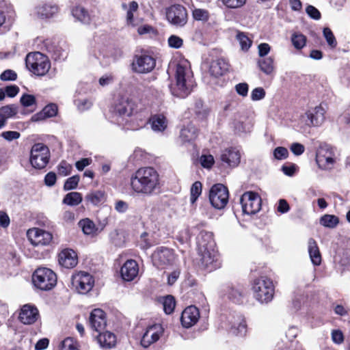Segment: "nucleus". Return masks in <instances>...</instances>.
Returning <instances> with one entry per match:
<instances>
[{"instance_id":"1","label":"nucleus","mask_w":350,"mask_h":350,"mask_svg":"<svg viewBox=\"0 0 350 350\" xmlns=\"http://www.w3.org/2000/svg\"><path fill=\"white\" fill-rule=\"evenodd\" d=\"M130 186L135 193L152 196L160 187L159 174L153 167H140L131 175Z\"/></svg>"},{"instance_id":"2","label":"nucleus","mask_w":350,"mask_h":350,"mask_svg":"<svg viewBox=\"0 0 350 350\" xmlns=\"http://www.w3.org/2000/svg\"><path fill=\"white\" fill-rule=\"evenodd\" d=\"M175 84L171 86L172 94L185 98L194 86L193 72L187 61H181L176 65Z\"/></svg>"},{"instance_id":"3","label":"nucleus","mask_w":350,"mask_h":350,"mask_svg":"<svg viewBox=\"0 0 350 350\" xmlns=\"http://www.w3.org/2000/svg\"><path fill=\"white\" fill-rule=\"evenodd\" d=\"M215 247V242H201L198 245L200 256L199 265L201 269L208 272L213 271L221 266L219 254Z\"/></svg>"},{"instance_id":"4","label":"nucleus","mask_w":350,"mask_h":350,"mask_svg":"<svg viewBox=\"0 0 350 350\" xmlns=\"http://www.w3.org/2000/svg\"><path fill=\"white\" fill-rule=\"evenodd\" d=\"M252 291L256 301L260 304H267L273 298L275 286L270 278L261 276L252 281Z\"/></svg>"},{"instance_id":"5","label":"nucleus","mask_w":350,"mask_h":350,"mask_svg":"<svg viewBox=\"0 0 350 350\" xmlns=\"http://www.w3.org/2000/svg\"><path fill=\"white\" fill-rule=\"evenodd\" d=\"M25 64L28 70L37 76L45 75L51 68L48 57L40 52L29 53L26 56Z\"/></svg>"},{"instance_id":"6","label":"nucleus","mask_w":350,"mask_h":350,"mask_svg":"<svg viewBox=\"0 0 350 350\" xmlns=\"http://www.w3.org/2000/svg\"><path fill=\"white\" fill-rule=\"evenodd\" d=\"M32 281L37 288L49 291L56 285L57 276L51 269L41 267L37 269L33 273Z\"/></svg>"},{"instance_id":"7","label":"nucleus","mask_w":350,"mask_h":350,"mask_svg":"<svg viewBox=\"0 0 350 350\" xmlns=\"http://www.w3.org/2000/svg\"><path fill=\"white\" fill-rule=\"evenodd\" d=\"M50 152L49 148L42 143L35 144L31 150L30 163L34 168L43 169L49 163Z\"/></svg>"},{"instance_id":"8","label":"nucleus","mask_w":350,"mask_h":350,"mask_svg":"<svg viewBox=\"0 0 350 350\" xmlns=\"http://www.w3.org/2000/svg\"><path fill=\"white\" fill-rule=\"evenodd\" d=\"M240 202L243 213L247 215H254L261 209V198L253 191L245 192L241 197Z\"/></svg>"},{"instance_id":"9","label":"nucleus","mask_w":350,"mask_h":350,"mask_svg":"<svg viewBox=\"0 0 350 350\" xmlns=\"http://www.w3.org/2000/svg\"><path fill=\"white\" fill-rule=\"evenodd\" d=\"M229 193L226 187L222 184H215L210 189L209 200L213 207L224 208L228 202Z\"/></svg>"},{"instance_id":"10","label":"nucleus","mask_w":350,"mask_h":350,"mask_svg":"<svg viewBox=\"0 0 350 350\" xmlns=\"http://www.w3.org/2000/svg\"><path fill=\"white\" fill-rule=\"evenodd\" d=\"M94 279L89 273L79 271L72 276V285L80 294H86L93 288Z\"/></svg>"},{"instance_id":"11","label":"nucleus","mask_w":350,"mask_h":350,"mask_svg":"<svg viewBox=\"0 0 350 350\" xmlns=\"http://www.w3.org/2000/svg\"><path fill=\"white\" fill-rule=\"evenodd\" d=\"M166 18L171 25L177 27H182L187 23V10L181 5H173L167 9Z\"/></svg>"},{"instance_id":"12","label":"nucleus","mask_w":350,"mask_h":350,"mask_svg":"<svg viewBox=\"0 0 350 350\" xmlns=\"http://www.w3.org/2000/svg\"><path fill=\"white\" fill-rule=\"evenodd\" d=\"M136 110V103L131 98L126 96L120 98L115 105V112L122 118V120L133 116Z\"/></svg>"},{"instance_id":"13","label":"nucleus","mask_w":350,"mask_h":350,"mask_svg":"<svg viewBox=\"0 0 350 350\" xmlns=\"http://www.w3.org/2000/svg\"><path fill=\"white\" fill-rule=\"evenodd\" d=\"M155 65L156 61L154 58L146 54L136 56L132 64L133 69L139 73L150 72Z\"/></svg>"},{"instance_id":"14","label":"nucleus","mask_w":350,"mask_h":350,"mask_svg":"<svg viewBox=\"0 0 350 350\" xmlns=\"http://www.w3.org/2000/svg\"><path fill=\"white\" fill-rule=\"evenodd\" d=\"M152 259L154 265L158 267H162L171 264L174 259V256L171 250L166 247H161L157 249L154 252Z\"/></svg>"},{"instance_id":"15","label":"nucleus","mask_w":350,"mask_h":350,"mask_svg":"<svg viewBox=\"0 0 350 350\" xmlns=\"http://www.w3.org/2000/svg\"><path fill=\"white\" fill-rule=\"evenodd\" d=\"M220 160L227 166L237 167L241 161V154L237 148H228L223 150L220 154Z\"/></svg>"},{"instance_id":"16","label":"nucleus","mask_w":350,"mask_h":350,"mask_svg":"<svg viewBox=\"0 0 350 350\" xmlns=\"http://www.w3.org/2000/svg\"><path fill=\"white\" fill-rule=\"evenodd\" d=\"M325 109L321 105L308 109L305 113L307 121H308L306 124L312 126L321 125L325 120Z\"/></svg>"},{"instance_id":"17","label":"nucleus","mask_w":350,"mask_h":350,"mask_svg":"<svg viewBox=\"0 0 350 350\" xmlns=\"http://www.w3.org/2000/svg\"><path fill=\"white\" fill-rule=\"evenodd\" d=\"M200 312L193 306L187 307L182 312L180 321L183 327L189 328L194 325L199 320Z\"/></svg>"},{"instance_id":"18","label":"nucleus","mask_w":350,"mask_h":350,"mask_svg":"<svg viewBox=\"0 0 350 350\" xmlns=\"http://www.w3.org/2000/svg\"><path fill=\"white\" fill-rule=\"evenodd\" d=\"M107 325L105 313L100 309H94L90 316L91 328L98 332H101Z\"/></svg>"},{"instance_id":"19","label":"nucleus","mask_w":350,"mask_h":350,"mask_svg":"<svg viewBox=\"0 0 350 350\" xmlns=\"http://www.w3.org/2000/svg\"><path fill=\"white\" fill-rule=\"evenodd\" d=\"M39 317L38 309L30 304L24 305L19 314V320L24 324L31 325L34 323Z\"/></svg>"},{"instance_id":"20","label":"nucleus","mask_w":350,"mask_h":350,"mask_svg":"<svg viewBox=\"0 0 350 350\" xmlns=\"http://www.w3.org/2000/svg\"><path fill=\"white\" fill-rule=\"evenodd\" d=\"M58 260L61 266L66 269H71L77 265L78 256L73 250L64 249L59 254Z\"/></svg>"},{"instance_id":"21","label":"nucleus","mask_w":350,"mask_h":350,"mask_svg":"<svg viewBox=\"0 0 350 350\" xmlns=\"http://www.w3.org/2000/svg\"><path fill=\"white\" fill-rule=\"evenodd\" d=\"M316 161L320 167L330 169L334 163L332 152L327 147H321L316 154Z\"/></svg>"},{"instance_id":"22","label":"nucleus","mask_w":350,"mask_h":350,"mask_svg":"<svg viewBox=\"0 0 350 350\" xmlns=\"http://www.w3.org/2000/svg\"><path fill=\"white\" fill-rule=\"evenodd\" d=\"M139 267L134 260H128L124 262L120 269L122 279L125 281H132L138 275Z\"/></svg>"},{"instance_id":"23","label":"nucleus","mask_w":350,"mask_h":350,"mask_svg":"<svg viewBox=\"0 0 350 350\" xmlns=\"http://www.w3.org/2000/svg\"><path fill=\"white\" fill-rule=\"evenodd\" d=\"M223 292L228 299L236 304L242 303L245 295V289L241 286H228Z\"/></svg>"},{"instance_id":"24","label":"nucleus","mask_w":350,"mask_h":350,"mask_svg":"<svg viewBox=\"0 0 350 350\" xmlns=\"http://www.w3.org/2000/svg\"><path fill=\"white\" fill-rule=\"evenodd\" d=\"M160 337V327L158 325H152L149 327L144 334L142 340V345L147 348L151 344L157 342Z\"/></svg>"},{"instance_id":"25","label":"nucleus","mask_w":350,"mask_h":350,"mask_svg":"<svg viewBox=\"0 0 350 350\" xmlns=\"http://www.w3.org/2000/svg\"><path fill=\"white\" fill-rule=\"evenodd\" d=\"M228 68V63L224 59L219 58L211 62L209 66V72L212 76L219 77L227 72Z\"/></svg>"},{"instance_id":"26","label":"nucleus","mask_w":350,"mask_h":350,"mask_svg":"<svg viewBox=\"0 0 350 350\" xmlns=\"http://www.w3.org/2000/svg\"><path fill=\"white\" fill-rule=\"evenodd\" d=\"M198 135V130L194 125L189 124L184 126L180 132V139L183 143L193 141Z\"/></svg>"},{"instance_id":"27","label":"nucleus","mask_w":350,"mask_h":350,"mask_svg":"<svg viewBox=\"0 0 350 350\" xmlns=\"http://www.w3.org/2000/svg\"><path fill=\"white\" fill-rule=\"evenodd\" d=\"M27 237L29 241H33V239L40 237H42V241H51L53 239V235L51 232L38 228H29L27 231Z\"/></svg>"},{"instance_id":"28","label":"nucleus","mask_w":350,"mask_h":350,"mask_svg":"<svg viewBox=\"0 0 350 350\" xmlns=\"http://www.w3.org/2000/svg\"><path fill=\"white\" fill-rule=\"evenodd\" d=\"M152 129L155 132H162L167 126V120L163 114H157L150 119Z\"/></svg>"},{"instance_id":"29","label":"nucleus","mask_w":350,"mask_h":350,"mask_svg":"<svg viewBox=\"0 0 350 350\" xmlns=\"http://www.w3.org/2000/svg\"><path fill=\"white\" fill-rule=\"evenodd\" d=\"M97 339L100 345L106 349L113 347L116 342V336L109 332L100 333Z\"/></svg>"},{"instance_id":"30","label":"nucleus","mask_w":350,"mask_h":350,"mask_svg":"<svg viewBox=\"0 0 350 350\" xmlns=\"http://www.w3.org/2000/svg\"><path fill=\"white\" fill-rule=\"evenodd\" d=\"M57 113V107L55 104H50L46 105L41 112L32 116L33 121H39L46 118H51L56 116Z\"/></svg>"},{"instance_id":"31","label":"nucleus","mask_w":350,"mask_h":350,"mask_svg":"<svg viewBox=\"0 0 350 350\" xmlns=\"http://www.w3.org/2000/svg\"><path fill=\"white\" fill-rule=\"evenodd\" d=\"M58 12V7L55 5L44 4L36 8V14L42 18L53 17Z\"/></svg>"},{"instance_id":"32","label":"nucleus","mask_w":350,"mask_h":350,"mask_svg":"<svg viewBox=\"0 0 350 350\" xmlns=\"http://www.w3.org/2000/svg\"><path fill=\"white\" fill-rule=\"evenodd\" d=\"M72 16L81 23L88 25L91 22V16L88 10L82 6L77 5L72 10Z\"/></svg>"},{"instance_id":"33","label":"nucleus","mask_w":350,"mask_h":350,"mask_svg":"<svg viewBox=\"0 0 350 350\" xmlns=\"http://www.w3.org/2000/svg\"><path fill=\"white\" fill-rule=\"evenodd\" d=\"M247 331V325L244 318L241 315L237 316L232 322L231 332L236 334L243 336Z\"/></svg>"},{"instance_id":"34","label":"nucleus","mask_w":350,"mask_h":350,"mask_svg":"<svg viewBox=\"0 0 350 350\" xmlns=\"http://www.w3.org/2000/svg\"><path fill=\"white\" fill-rule=\"evenodd\" d=\"M259 68L262 72L267 75L274 72V59L272 57H264L258 62Z\"/></svg>"},{"instance_id":"35","label":"nucleus","mask_w":350,"mask_h":350,"mask_svg":"<svg viewBox=\"0 0 350 350\" xmlns=\"http://www.w3.org/2000/svg\"><path fill=\"white\" fill-rule=\"evenodd\" d=\"M308 252L313 265H319L321 262V255L316 242L310 243L308 245Z\"/></svg>"},{"instance_id":"36","label":"nucleus","mask_w":350,"mask_h":350,"mask_svg":"<svg viewBox=\"0 0 350 350\" xmlns=\"http://www.w3.org/2000/svg\"><path fill=\"white\" fill-rule=\"evenodd\" d=\"M339 223V219L338 217L334 215H324L320 219V224L327 228H334Z\"/></svg>"},{"instance_id":"37","label":"nucleus","mask_w":350,"mask_h":350,"mask_svg":"<svg viewBox=\"0 0 350 350\" xmlns=\"http://www.w3.org/2000/svg\"><path fill=\"white\" fill-rule=\"evenodd\" d=\"M81 201L82 196L80 193L70 192L66 195L63 200V203L70 206H76L80 204Z\"/></svg>"},{"instance_id":"38","label":"nucleus","mask_w":350,"mask_h":350,"mask_svg":"<svg viewBox=\"0 0 350 350\" xmlns=\"http://www.w3.org/2000/svg\"><path fill=\"white\" fill-rule=\"evenodd\" d=\"M79 225L85 234H92L96 230L94 222L88 218L81 219L79 222Z\"/></svg>"},{"instance_id":"39","label":"nucleus","mask_w":350,"mask_h":350,"mask_svg":"<svg viewBox=\"0 0 350 350\" xmlns=\"http://www.w3.org/2000/svg\"><path fill=\"white\" fill-rule=\"evenodd\" d=\"M291 42L295 49H301L306 45V38L301 33H294L291 37Z\"/></svg>"},{"instance_id":"40","label":"nucleus","mask_w":350,"mask_h":350,"mask_svg":"<svg viewBox=\"0 0 350 350\" xmlns=\"http://www.w3.org/2000/svg\"><path fill=\"white\" fill-rule=\"evenodd\" d=\"M237 40L239 41L243 51H247L251 46L252 41L243 32H238Z\"/></svg>"},{"instance_id":"41","label":"nucleus","mask_w":350,"mask_h":350,"mask_svg":"<svg viewBox=\"0 0 350 350\" xmlns=\"http://www.w3.org/2000/svg\"><path fill=\"white\" fill-rule=\"evenodd\" d=\"M18 111V107L15 105H5L0 108V114L5 119L14 116Z\"/></svg>"},{"instance_id":"42","label":"nucleus","mask_w":350,"mask_h":350,"mask_svg":"<svg viewBox=\"0 0 350 350\" xmlns=\"http://www.w3.org/2000/svg\"><path fill=\"white\" fill-rule=\"evenodd\" d=\"M192 16L196 21H207L209 18V13L208 10L201 8L193 9Z\"/></svg>"},{"instance_id":"43","label":"nucleus","mask_w":350,"mask_h":350,"mask_svg":"<svg viewBox=\"0 0 350 350\" xmlns=\"http://www.w3.org/2000/svg\"><path fill=\"white\" fill-rule=\"evenodd\" d=\"M190 193V201L193 204L202 193V183L199 181L195 182L191 187Z\"/></svg>"},{"instance_id":"44","label":"nucleus","mask_w":350,"mask_h":350,"mask_svg":"<svg viewBox=\"0 0 350 350\" xmlns=\"http://www.w3.org/2000/svg\"><path fill=\"white\" fill-rule=\"evenodd\" d=\"M138 9V3L136 1H131L126 13V23L128 25L135 26L133 23V13Z\"/></svg>"},{"instance_id":"45","label":"nucleus","mask_w":350,"mask_h":350,"mask_svg":"<svg viewBox=\"0 0 350 350\" xmlns=\"http://www.w3.org/2000/svg\"><path fill=\"white\" fill-rule=\"evenodd\" d=\"M163 305L165 312L167 314H171L174 311L176 305L174 298L171 295L165 297Z\"/></svg>"},{"instance_id":"46","label":"nucleus","mask_w":350,"mask_h":350,"mask_svg":"<svg viewBox=\"0 0 350 350\" xmlns=\"http://www.w3.org/2000/svg\"><path fill=\"white\" fill-rule=\"evenodd\" d=\"M323 36L329 44V46L331 48H335L337 45L336 40L332 31V30L328 28L325 27L323 29Z\"/></svg>"},{"instance_id":"47","label":"nucleus","mask_w":350,"mask_h":350,"mask_svg":"<svg viewBox=\"0 0 350 350\" xmlns=\"http://www.w3.org/2000/svg\"><path fill=\"white\" fill-rule=\"evenodd\" d=\"M79 181V176L77 175L68 178L64 183V190L68 191L75 189L78 185Z\"/></svg>"},{"instance_id":"48","label":"nucleus","mask_w":350,"mask_h":350,"mask_svg":"<svg viewBox=\"0 0 350 350\" xmlns=\"http://www.w3.org/2000/svg\"><path fill=\"white\" fill-rule=\"evenodd\" d=\"M21 103L24 107H31L36 105V98L31 94H25L21 98Z\"/></svg>"},{"instance_id":"49","label":"nucleus","mask_w":350,"mask_h":350,"mask_svg":"<svg viewBox=\"0 0 350 350\" xmlns=\"http://www.w3.org/2000/svg\"><path fill=\"white\" fill-rule=\"evenodd\" d=\"M273 156L274 158L278 160L285 159L288 156V151L284 147H277L273 150Z\"/></svg>"},{"instance_id":"50","label":"nucleus","mask_w":350,"mask_h":350,"mask_svg":"<svg viewBox=\"0 0 350 350\" xmlns=\"http://www.w3.org/2000/svg\"><path fill=\"white\" fill-rule=\"evenodd\" d=\"M167 42L169 46L174 49L180 48L183 44V39L176 35H172L171 36H170Z\"/></svg>"},{"instance_id":"51","label":"nucleus","mask_w":350,"mask_h":350,"mask_svg":"<svg viewBox=\"0 0 350 350\" xmlns=\"http://www.w3.org/2000/svg\"><path fill=\"white\" fill-rule=\"evenodd\" d=\"M221 1L226 7L234 9L242 7L246 0H221Z\"/></svg>"},{"instance_id":"52","label":"nucleus","mask_w":350,"mask_h":350,"mask_svg":"<svg viewBox=\"0 0 350 350\" xmlns=\"http://www.w3.org/2000/svg\"><path fill=\"white\" fill-rule=\"evenodd\" d=\"M17 78V75L15 71L12 70H5L0 75L1 81H15Z\"/></svg>"},{"instance_id":"53","label":"nucleus","mask_w":350,"mask_h":350,"mask_svg":"<svg viewBox=\"0 0 350 350\" xmlns=\"http://www.w3.org/2000/svg\"><path fill=\"white\" fill-rule=\"evenodd\" d=\"M201 165L205 168H211L214 163V157L211 155H202L200 159Z\"/></svg>"},{"instance_id":"54","label":"nucleus","mask_w":350,"mask_h":350,"mask_svg":"<svg viewBox=\"0 0 350 350\" xmlns=\"http://www.w3.org/2000/svg\"><path fill=\"white\" fill-rule=\"evenodd\" d=\"M265 96V91L262 88H256L254 89L251 93V98L252 100H259Z\"/></svg>"},{"instance_id":"55","label":"nucleus","mask_w":350,"mask_h":350,"mask_svg":"<svg viewBox=\"0 0 350 350\" xmlns=\"http://www.w3.org/2000/svg\"><path fill=\"white\" fill-rule=\"evenodd\" d=\"M62 350H79L75 342L72 340V338H66L62 342Z\"/></svg>"},{"instance_id":"56","label":"nucleus","mask_w":350,"mask_h":350,"mask_svg":"<svg viewBox=\"0 0 350 350\" xmlns=\"http://www.w3.org/2000/svg\"><path fill=\"white\" fill-rule=\"evenodd\" d=\"M71 169L72 167L70 164L66 161H62L58 166V173L62 176H66L70 173Z\"/></svg>"},{"instance_id":"57","label":"nucleus","mask_w":350,"mask_h":350,"mask_svg":"<svg viewBox=\"0 0 350 350\" xmlns=\"http://www.w3.org/2000/svg\"><path fill=\"white\" fill-rule=\"evenodd\" d=\"M1 137L5 140L11 142L14 139H17L20 137L21 134L17 131H4L1 134Z\"/></svg>"},{"instance_id":"58","label":"nucleus","mask_w":350,"mask_h":350,"mask_svg":"<svg viewBox=\"0 0 350 350\" xmlns=\"http://www.w3.org/2000/svg\"><path fill=\"white\" fill-rule=\"evenodd\" d=\"M306 11L309 16L312 18L314 20H319L321 18V13L315 7L312 5H308L306 8Z\"/></svg>"},{"instance_id":"59","label":"nucleus","mask_w":350,"mask_h":350,"mask_svg":"<svg viewBox=\"0 0 350 350\" xmlns=\"http://www.w3.org/2000/svg\"><path fill=\"white\" fill-rule=\"evenodd\" d=\"M332 340L336 344H341L344 341V336L340 330L336 329L332 332Z\"/></svg>"},{"instance_id":"60","label":"nucleus","mask_w":350,"mask_h":350,"mask_svg":"<svg viewBox=\"0 0 350 350\" xmlns=\"http://www.w3.org/2000/svg\"><path fill=\"white\" fill-rule=\"evenodd\" d=\"M10 224V219L8 215L3 211H0V227L7 228Z\"/></svg>"},{"instance_id":"61","label":"nucleus","mask_w":350,"mask_h":350,"mask_svg":"<svg viewBox=\"0 0 350 350\" xmlns=\"http://www.w3.org/2000/svg\"><path fill=\"white\" fill-rule=\"evenodd\" d=\"M213 232L206 230H201L198 236V239L201 241H210L213 239Z\"/></svg>"},{"instance_id":"62","label":"nucleus","mask_w":350,"mask_h":350,"mask_svg":"<svg viewBox=\"0 0 350 350\" xmlns=\"http://www.w3.org/2000/svg\"><path fill=\"white\" fill-rule=\"evenodd\" d=\"M292 152L295 155H301L305 150L304 146L299 143H293L290 147Z\"/></svg>"},{"instance_id":"63","label":"nucleus","mask_w":350,"mask_h":350,"mask_svg":"<svg viewBox=\"0 0 350 350\" xmlns=\"http://www.w3.org/2000/svg\"><path fill=\"white\" fill-rule=\"evenodd\" d=\"M91 163L92 159L90 158H83L77 161L75 163V166L78 170L82 171L85 167L90 165Z\"/></svg>"},{"instance_id":"64","label":"nucleus","mask_w":350,"mask_h":350,"mask_svg":"<svg viewBox=\"0 0 350 350\" xmlns=\"http://www.w3.org/2000/svg\"><path fill=\"white\" fill-rule=\"evenodd\" d=\"M237 93L242 96H246L248 92V85L245 83H239L235 86Z\"/></svg>"}]
</instances>
